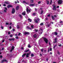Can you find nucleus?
<instances>
[{"label": "nucleus", "mask_w": 63, "mask_h": 63, "mask_svg": "<svg viewBox=\"0 0 63 63\" xmlns=\"http://www.w3.org/2000/svg\"><path fill=\"white\" fill-rule=\"evenodd\" d=\"M15 11H15V9L13 8L11 13L12 14H15Z\"/></svg>", "instance_id": "20e7f679"}, {"label": "nucleus", "mask_w": 63, "mask_h": 63, "mask_svg": "<svg viewBox=\"0 0 63 63\" xmlns=\"http://www.w3.org/2000/svg\"><path fill=\"white\" fill-rule=\"evenodd\" d=\"M3 57H2V55L0 56V58H2Z\"/></svg>", "instance_id": "a18cd8bd"}, {"label": "nucleus", "mask_w": 63, "mask_h": 63, "mask_svg": "<svg viewBox=\"0 0 63 63\" xmlns=\"http://www.w3.org/2000/svg\"><path fill=\"white\" fill-rule=\"evenodd\" d=\"M6 25H9V23H6Z\"/></svg>", "instance_id": "8fccbe9b"}, {"label": "nucleus", "mask_w": 63, "mask_h": 63, "mask_svg": "<svg viewBox=\"0 0 63 63\" xmlns=\"http://www.w3.org/2000/svg\"><path fill=\"white\" fill-rule=\"evenodd\" d=\"M23 3H25V4H27L28 3L26 2H25V0H23Z\"/></svg>", "instance_id": "4be33fe9"}, {"label": "nucleus", "mask_w": 63, "mask_h": 63, "mask_svg": "<svg viewBox=\"0 0 63 63\" xmlns=\"http://www.w3.org/2000/svg\"><path fill=\"white\" fill-rule=\"evenodd\" d=\"M47 5H48L49 4V1L48 0H47Z\"/></svg>", "instance_id": "aec40b11"}, {"label": "nucleus", "mask_w": 63, "mask_h": 63, "mask_svg": "<svg viewBox=\"0 0 63 63\" xmlns=\"http://www.w3.org/2000/svg\"><path fill=\"white\" fill-rule=\"evenodd\" d=\"M57 8H59V6H57Z\"/></svg>", "instance_id": "774afa93"}, {"label": "nucleus", "mask_w": 63, "mask_h": 63, "mask_svg": "<svg viewBox=\"0 0 63 63\" xmlns=\"http://www.w3.org/2000/svg\"><path fill=\"white\" fill-rule=\"evenodd\" d=\"M31 57H33L34 56V54H31Z\"/></svg>", "instance_id": "c756f323"}, {"label": "nucleus", "mask_w": 63, "mask_h": 63, "mask_svg": "<svg viewBox=\"0 0 63 63\" xmlns=\"http://www.w3.org/2000/svg\"><path fill=\"white\" fill-rule=\"evenodd\" d=\"M44 40L46 44L48 43V40L46 38H44Z\"/></svg>", "instance_id": "f03ea898"}, {"label": "nucleus", "mask_w": 63, "mask_h": 63, "mask_svg": "<svg viewBox=\"0 0 63 63\" xmlns=\"http://www.w3.org/2000/svg\"><path fill=\"white\" fill-rule=\"evenodd\" d=\"M4 12H5V13H6V12H7V11H6V10H4Z\"/></svg>", "instance_id": "338daca9"}, {"label": "nucleus", "mask_w": 63, "mask_h": 63, "mask_svg": "<svg viewBox=\"0 0 63 63\" xmlns=\"http://www.w3.org/2000/svg\"><path fill=\"white\" fill-rule=\"evenodd\" d=\"M11 48H12L11 49H13V50H14V49L15 48V47L14 46H12Z\"/></svg>", "instance_id": "b1692460"}, {"label": "nucleus", "mask_w": 63, "mask_h": 63, "mask_svg": "<svg viewBox=\"0 0 63 63\" xmlns=\"http://www.w3.org/2000/svg\"><path fill=\"white\" fill-rule=\"evenodd\" d=\"M53 10H54V11H56V7L54 5H53Z\"/></svg>", "instance_id": "f257e3e1"}, {"label": "nucleus", "mask_w": 63, "mask_h": 63, "mask_svg": "<svg viewBox=\"0 0 63 63\" xmlns=\"http://www.w3.org/2000/svg\"><path fill=\"white\" fill-rule=\"evenodd\" d=\"M4 3L6 4H7V5H9L10 4V3L8 2H7L6 1L4 2Z\"/></svg>", "instance_id": "9b49d317"}, {"label": "nucleus", "mask_w": 63, "mask_h": 63, "mask_svg": "<svg viewBox=\"0 0 63 63\" xmlns=\"http://www.w3.org/2000/svg\"><path fill=\"white\" fill-rule=\"evenodd\" d=\"M16 39H18V37L17 36H16Z\"/></svg>", "instance_id": "864d4df0"}, {"label": "nucleus", "mask_w": 63, "mask_h": 63, "mask_svg": "<svg viewBox=\"0 0 63 63\" xmlns=\"http://www.w3.org/2000/svg\"><path fill=\"white\" fill-rule=\"evenodd\" d=\"M9 41H15V38H13L12 39H9Z\"/></svg>", "instance_id": "1a4fd4ad"}, {"label": "nucleus", "mask_w": 63, "mask_h": 63, "mask_svg": "<svg viewBox=\"0 0 63 63\" xmlns=\"http://www.w3.org/2000/svg\"><path fill=\"white\" fill-rule=\"evenodd\" d=\"M26 14L25 12V11L23 12L22 14V15H24V16H25Z\"/></svg>", "instance_id": "f8f14e48"}, {"label": "nucleus", "mask_w": 63, "mask_h": 63, "mask_svg": "<svg viewBox=\"0 0 63 63\" xmlns=\"http://www.w3.org/2000/svg\"><path fill=\"white\" fill-rule=\"evenodd\" d=\"M5 42V40H2V42L4 43Z\"/></svg>", "instance_id": "3c124183"}, {"label": "nucleus", "mask_w": 63, "mask_h": 63, "mask_svg": "<svg viewBox=\"0 0 63 63\" xmlns=\"http://www.w3.org/2000/svg\"><path fill=\"white\" fill-rule=\"evenodd\" d=\"M41 52H43V51H44V49L42 48L41 49Z\"/></svg>", "instance_id": "f704fd0d"}, {"label": "nucleus", "mask_w": 63, "mask_h": 63, "mask_svg": "<svg viewBox=\"0 0 63 63\" xmlns=\"http://www.w3.org/2000/svg\"><path fill=\"white\" fill-rule=\"evenodd\" d=\"M50 26V25H49V24H47V27H49Z\"/></svg>", "instance_id": "58836bf2"}, {"label": "nucleus", "mask_w": 63, "mask_h": 63, "mask_svg": "<svg viewBox=\"0 0 63 63\" xmlns=\"http://www.w3.org/2000/svg\"><path fill=\"white\" fill-rule=\"evenodd\" d=\"M57 46V45H56L55 46H54V47H53V48L54 49H55V47H56Z\"/></svg>", "instance_id": "2f4dec72"}, {"label": "nucleus", "mask_w": 63, "mask_h": 63, "mask_svg": "<svg viewBox=\"0 0 63 63\" xmlns=\"http://www.w3.org/2000/svg\"><path fill=\"white\" fill-rule=\"evenodd\" d=\"M35 5V4H30V6H32V7H33Z\"/></svg>", "instance_id": "f3484780"}, {"label": "nucleus", "mask_w": 63, "mask_h": 63, "mask_svg": "<svg viewBox=\"0 0 63 63\" xmlns=\"http://www.w3.org/2000/svg\"><path fill=\"white\" fill-rule=\"evenodd\" d=\"M47 16L50 17V14H49L47 15Z\"/></svg>", "instance_id": "680f3d73"}, {"label": "nucleus", "mask_w": 63, "mask_h": 63, "mask_svg": "<svg viewBox=\"0 0 63 63\" xmlns=\"http://www.w3.org/2000/svg\"><path fill=\"white\" fill-rule=\"evenodd\" d=\"M33 37H34V38H37V35H36V34H34V35H33Z\"/></svg>", "instance_id": "a211bd4d"}, {"label": "nucleus", "mask_w": 63, "mask_h": 63, "mask_svg": "<svg viewBox=\"0 0 63 63\" xmlns=\"http://www.w3.org/2000/svg\"><path fill=\"white\" fill-rule=\"evenodd\" d=\"M28 20H29V22H31V21H32V20H31V19H30V18H29L28 19Z\"/></svg>", "instance_id": "bb28decb"}, {"label": "nucleus", "mask_w": 63, "mask_h": 63, "mask_svg": "<svg viewBox=\"0 0 63 63\" xmlns=\"http://www.w3.org/2000/svg\"><path fill=\"white\" fill-rule=\"evenodd\" d=\"M27 12H31V11L30 10L28 9V8H27Z\"/></svg>", "instance_id": "6e6552de"}, {"label": "nucleus", "mask_w": 63, "mask_h": 63, "mask_svg": "<svg viewBox=\"0 0 63 63\" xmlns=\"http://www.w3.org/2000/svg\"><path fill=\"white\" fill-rule=\"evenodd\" d=\"M28 47H29V48H31V47L30 46V44H28Z\"/></svg>", "instance_id": "a878e982"}, {"label": "nucleus", "mask_w": 63, "mask_h": 63, "mask_svg": "<svg viewBox=\"0 0 63 63\" xmlns=\"http://www.w3.org/2000/svg\"><path fill=\"white\" fill-rule=\"evenodd\" d=\"M29 51V50H25V52H27L28 51Z\"/></svg>", "instance_id": "393cba45"}, {"label": "nucleus", "mask_w": 63, "mask_h": 63, "mask_svg": "<svg viewBox=\"0 0 63 63\" xmlns=\"http://www.w3.org/2000/svg\"><path fill=\"white\" fill-rule=\"evenodd\" d=\"M40 25H44V24L43 23H42L40 24Z\"/></svg>", "instance_id": "e433bc0d"}, {"label": "nucleus", "mask_w": 63, "mask_h": 63, "mask_svg": "<svg viewBox=\"0 0 63 63\" xmlns=\"http://www.w3.org/2000/svg\"><path fill=\"white\" fill-rule=\"evenodd\" d=\"M41 3V2L40 1H38V4H40Z\"/></svg>", "instance_id": "79ce46f5"}, {"label": "nucleus", "mask_w": 63, "mask_h": 63, "mask_svg": "<svg viewBox=\"0 0 63 63\" xmlns=\"http://www.w3.org/2000/svg\"><path fill=\"white\" fill-rule=\"evenodd\" d=\"M57 53L58 54H60V53L59 52H58Z\"/></svg>", "instance_id": "052dcab7"}, {"label": "nucleus", "mask_w": 63, "mask_h": 63, "mask_svg": "<svg viewBox=\"0 0 63 63\" xmlns=\"http://www.w3.org/2000/svg\"><path fill=\"white\" fill-rule=\"evenodd\" d=\"M52 0H51L50 1V4H51L52 3Z\"/></svg>", "instance_id": "49530a36"}, {"label": "nucleus", "mask_w": 63, "mask_h": 63, "mask_svg": "<svg viewBox=\"0 0 63 63\" xmlns=\"http://www.w3.org/2000/svg\"><path fill=\"white\" fill-rule=\"evenodd\" d=\"M8 35H10V34H11V32H8Z\"/></svg>", "instance_id": "c03bdc74"}, {"label": "nucleus", "mask_w": 63, "mask_h": 63, "mask_svg": "<svg viewBox=\"0 0 63 63\" xmlns=\"http://www.w3.org/2000/svg\"><path fill=\"white\" fill-rule=\"evenodd\" d=\"M14 3H15V4H17V2H16V1H15Z\"/></svg>", "instance_id": "bf43d9fd"}, {"label": "nucleus", "mask_w": 63, "mask_h": 63, "mask_svg": "<svg viewBox=\"0 0 63 63\" xmlns=\"http://www.w3.org/2000/svg\"><path fill=\"white\" fill-rule=\"evenodd\" d=\"M4 62H7V61L5 59H3V60L1 61V63H3Z\"/></svg>", "instance_id": "423d86ee"}, {"label": "nucleus", "mask_w": 63, "mask_h": 63, "mask_svg": "<svg viewBox=\"0 0 63 63\" xmlns=\"http://www.w3.org/2000/svg\"><path fill=\"white\" fill-rule=\"evenodd\" d=\"M54 40L55 41L53 42V43L54 44L55 43H56L57 42V38H55Z\"/></svg>", "instance_id": "0eeeda50"}, {"label": "nucleus", "mask_w": 63, "mask_h": 63, "mask_svg": "<svg viewBox=\"0 0 63 63\" xmlns=\"http://www.w3.org/2000/svg\"><path fill=\"white\" fill-rule=\"evenodd\" d=\"M19 16L20 17V18H22V16L20 15H19Z\"/></svg>", "instance_id": "7c9ffc66"}, {"label": "nucleus", "mask_w": 63, "mask_h": 63, "mask_svg": "<svg viewBox=\"0 0 63 63\" xmlns=\"http://www.w3.org/2000/svg\"><path fill=\"white\" fill-rule=\"evenodd\" d=\"M35 22H36V23H38V21H37V20L35 19Z\"/></svg>", "instance_id": "c85d7f7f"}, {"label": "nucleus", "mask_w": 63, "mask_h": 63, "mask_svg": "<svg viewBox=\"0 0 63 63\" xmlns=\"http://www.w3.org/2000/svg\"><path fill=\"white\" fill-rule=\"evenodd\" d=\"M42 33L43 32H41V31H39L38 34H40V35H41V34H42Z\"/></svg>", "instance_id": "dca6fc26"}, {"label": "nucleus", "mask_w": 63, "mask_h": 63, "mask_svg": "<svg viewBox=\"0 0 63 63\" xmlns=\"http://www.w3.org/2000/svg\"><path fill=\"white\" fill-rule=\"evenodd\" d=\"M63 1V0H59L58 1V3L59 4H62V2Z\"/></svg>", "instance_id": "7ed1b4c3"}, {"label": "nucleus", "mask_w": 63, "mask_h": 63, "mask_svg": "<svg viewBox=\"0 0 63 63\" xmlns=\"http://www.w3.org/2000/svg\"><path fill=\"white\" fill-rule=\"evenodd\" d=\"M37 20L38 21H40V19H39V18H37Z\"/></svg>", "instance_id": "6e6d98bb"}, {"label": "nucleus", "mask_w": 63, "mask_h": 63, "mask_svg": "<svg viewBox=\"0 0 63 63\" xmlns=\"http://www.w3.org/2000/svg\"><path fill=\"white\" fill-rule=\"evenodd\" d=\"M60 22V23H62L63 22V21H62Z\"/></svg>", "instance_id": "69168bd1"}, {"label": "nucleus", "mask_w": 63, "mask_h": 63, "mask_svg": "<svg viewBox=\"0 0 63 63\" xmlns=\"http://www.w3.org/2000/svg\"><path fill=\"white\" fill-rule=\"evenodd\" d=\"M26 55V53H25L24 54H23V55H22V57H25V56Z\"/></svg>", "instance_id": "4468645a"}, {"label": "nucleus", "mask_w": 63, "mask_h": 63, "mask_svg": "<svg viewBox=\"0 0 63 63\" xmlns=\"http://www.w3.org/2000/svg\"><path fill=\"white\" fill-rule=\"evenodd\" d=\"M3 6H4V7H6V4H3Z\"/></svg>", "instance_id": "603ef678"}, {"label": "nucleus", "mask_w": 63, "mask_h": 63, "mask_svg": "<svg viewBox=\"0 0 63 63\" xmlns=\"http://www.w3.org/2000/svg\"><path fill=\"white\" fill-rule=\"evenodd\" d=\"M34 2L33 0H31V3H33Z\"/></svg>", "instance_id": "cd10ccee"}, {"label": "nucleus", "mask_w": 63, "mask_h": 63, "mask_svg": "<svg viewBox=\"0 0 63 63\" xmlns=\"http://www.w3.org/2000/svg\"><path fill=\"white\" fill-rule=\"evenodd\" d=\"M33 16H35L36 15V13H33Z\"/></svg>", "instance_id": "c9c22d12"}, {"label": "nucleus", "mask_w": 63, "mask_h": 63, "mask_svg": "<svg viewBox=\"0 0 63 63\" xmlns=\"http://www.w3.org/2000/svg\"><path fill=\"white\" fill-rule=\"evenodd\" d=\"M29 27H28V26H27V29H29Z\"/></svg>", "instance_id": "a19ab883"}, {"label": "nucleus", "mask_w": 63, "mask_h": 63, "mask_svg": "<svg viewBox=\"0 0 63 63\" xmlns=\"http://www.w3.org/2000/svg\"><path fill=\"white\" fill-rule=\"evenodd\" d=\"M51 17L53 20H54V19H55V18H54V17H53V16H52Z\"/></svg>", "instance_id": "6ab92c4d"}, {"label": "nucleus", "mask_w": 63, "mask_h": 63, "mask_svg": "<svg viewBox=\"0 0 63 63\" xmlns=\"http://www.w3.org/2000/svg\"><path fill=\"white\" fill-rule=\"evenodd\" d=\"M54 33L55 35H57V34H58V33L57 32H54Z\"/></svg>", "instance_id": "5701e85b"}, {"label": "nucleus", "mask_w": 63, "mask_h": 63, "mask_svg": "<svg viewBox=\"0 0 63 63\" xmlns=\"http://www.w3.org/2000/svg\"><path fill=\"white\" fill-rule=\"evenodd\" d=\"M7 7L8 9H9L10 8H12L13 7V6L12 5H7Z\"/></svg>", "instance_id": "39448f33"}, {"label": "nucleus", "mask_w": 63, "mask_h": 63, "mask_svg": "<svg viewBox=\"0 0 63 63\" xmlns=\"http://www.w3.org/2000/svg\"><path fill=\"white\" fill-rule=\"evenodd\" d=\"M1 28L2 29H3L4 27L3 26H1Z\"/></svg>", "instance_id": "ea45409f"}, {"label": "nucleus", "mask_w": 63, "mask_h": 63, "mask_svg": "<svg viewBox=\"0 0 63 63\" xmlns=\"http://www.w3.org/2000/svg\"><path fill=\"white\" fill-rule=\"evenodd\" d=\"M31 27L32 28H33L34 27V26L33 25H31Z\"/></svg>", "instance_id": "de8ad7c7"}, {"label": "nucleus", "mask_w": 63, "mask_h": 63, "mask_svg": "<svg viewBox=\"0 0 63 63\" xmlns=\"http://www.w3.org/2000/svg\"><path fill=\"white\" fill-rule=\"evenodd\" d=\"M35 32H37L38 31V30H35Z\"/></svg>", "instance_id": "4c0bfd02"}, {"label": "nucleus", "mask_w": 63, "mask_h": 63, "mask_svg": "<svg viewBox=\"0 0 63 63\" xmlns=\"http://www.w3.org/2000/svg\"><path fill=\"white\" fill-rule=\"evenodd\" d=\"M13 31H15V29H13Z\"/></svg>", "instance_id": "e2e57ef3"}, {"label": "nucleus", "mask_w": 63, "mask_h": 63, "mask_svg": "<svg viewBox=\"0 0 63 63\" xmlns=\"http://www.w3.org/2000/svg\"><path fill=\"white\" fill-rule=\"evenodd\" d=\"M54 17H57V16H56V15H55L54 16Z\"/></svg>", "instance_id": "37998d69"}, {"label": "nucleus", "mask_w": 63, "mask_h": 63, "mask_svg": "<svg viewBox=\"0 0 63 63\" xmlns=\"http://www.w3.org/2000/svg\"><path fill=\"white\" fill-rule=\"evenodd\" d=\"M20 34H21V33L20 32H19L18 34V36H20Z\"/></svg>", "instance_id": "09e8293b"}, {"label": "nucleus", "mask_w": 63, "mask_h": 63, "mask_svg": "<svg viewBox=\"0 0 63 63\" xmlns=\"http://www.w3.org/2000/svg\"><path fill=\"white\" fill-rule=\"evenodd\" d=\"M0 46H2V44L1 45V43H0Z\"/></svg>", "instance_id": "13d9d810"}, {"label": "nucleus", "mask_w": 63, "mask_h": 63, "mask_svg": "<svg viewBox=\"0 0 63 63\" xmlns=\"http://www.w3.org/2000/svg\"><path fill=\"white\" fill-rule=\"evenodd\" d=\"M13 50L11 49L10 50V52H12L13 51Z\"/></svg>", "instance_id": "473e14b6"}, {"label": "nucleus", "mask_w": 63, "mask_h": 63, "mask_svg": "<svg viewBox=\"0 0 63 63\" xmlns=\"http://www.w3.org/2000/svg\"><path fill=\"white\" fill-rule=\"evenodd\" d=\"M19 6H17L16 8V10L17 11V10H18V9H19Z\"/></svg>", "instance_id": "9d476101"}, {"label": "nucleus", "mask_w": 63, "mask_h": 63, "mask_svg": "<svg viewBox=\"0 0 63 63\" xmlns=\"http://www.w3.org/2000/svg\"><path fill=\"white\" fill-rule=\"evenodd\" d=\"M50 51H51V50H52V48H50Z\"/></svg>", "instance_id": "4d7b16f0"}, {"label": "nucleus", "mask_w": 63, "mask_h": 63, "mask_svg": "<svg viewBox=\"0 0 63 63\" xmlns=\"http://www.w3.org/2000/svg\"><path fill=\"white\" fill-rule=\"evenodd\" d=\"M24 34L25 35H26L27 34H29V32H24Z\"/></svg>", "instance_id": "2eb2a0df"}, {"label": "nucleus", "mask_w": 63, "mask_h": 63, "mask_svg": "<svg viewBox=\"0 0 63 63\" xmlns=\"http://www.w3.org/2000/svg\"><path fill=\"white\" fill-rule=\"evenodd\" d=\"M43 12H44V11L43 10H42L41 11V13H40V15H42L43 13Z\"/></svg>", "instance_id": "412c9836"}, {"label": "nucleus", "mask_w": 63, "mask_h": 63, "mask_svg": "<svg viewBox=\"0 0 63 63\" xmlns=\"http://www.w3.org/2000/svg\"><path fill=\"white\" fill-rule=\"evenodd\" d=\"M5 10H7V8L5 7Z\"/></svg>", "instance_id": "0e129e2a"}, {"label": "nucleus", "mask_w": 63, "mask_h": 63, "mask_svg": "<svg viewBox=\"0 0 63 63\" xmlns=\"http://www.w3.org/2000/svg\"><path fill=\"white\" fill-rule=\"evenodd\" d=\"M62 46V45H61V44H60L59 45V47H61Z\"/></svg>", "instance_id": "5fc2aeb1"}, {"label": "nucleus", "mask_w": 63, "mask_h": 63, "mask_svg": "<svg viewBox=\"0 0 63 63\" xmlns=\"http://www.w3.org/2000/svg\"><path fill=\"white\" fill-rule=\"evenodd\" d=\"M17 28H18V29H19V26L18 25H17Z\"/></svg>", "instance_id": "72a5a7b5"}, {"label": "nucleus", "mask_w": 63, "mask_h": 63, "mask_svg": "<svg viewBox=\"0 0 63 63\" xmlns=\"http://www.w3.org/2000/svg\"><path fill=\"white\" fill-rule=\"evenodd\" d=\"M30 55V53H27L26 54V57H29V55Z\"/></svg>", "instance_id": "ddd939ff"}]
</instances>
